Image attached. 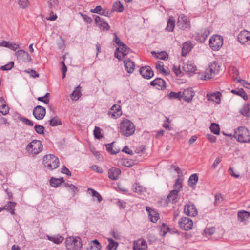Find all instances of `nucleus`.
I'll return each instance as SVG.
<instances>
[{
  "instance_id": "1",
  "label": "nucleus",
  "mask_w": 250,
  "mask_h": 250,
  "mask_svg": "<svg viewBox=\"0 0 250 250\" xmlns=\"http://www.w3.org/2000/svg\"><path fill=\"white\" fill-rule=\"evenodd\" d=\"M119 132L123 136L130 137L134 134L135 126L130 120L125 119L120 124Z\"/></svg>"
},
{
  "instance_id": "2",
  "label": "nucleus",
  "mask_w": 250,
  "mask_h": 250,
  "mask_svg": "<svg viewBox=\"0 0 250 250\" xmlns=\"http://www.w3.org/2000/svg\"><path fill=\"white\" fill-rule=\"evenodd\" d=\"M43 164L48 169L52 170L59 167V159L53 154L46 155L43 158Z\"/></svg>"
},
{
  "instance_id": "3",
  "label": "nucleus",
  "mask_w": 250,
  "mask_h": 250,
  "mask_svg": "<svg viewBox=\"0 0 250 250\" xmlns=\"http://www.w3.org/2000/svg\"><path fill=\"white\" fill-rule=\"evenodd\" d=\"M234 136L241 143H248L250 141L249 131L245 127L241 126L235 129Z\"/></svg>"
},
{
  "instance_id": "4",
  "label": "nucleus",
  "mask_w": 250,
  "mask_h": 250,
  "mask_svg": "<svg viewBox=\"0 0 250 250\" xmlns=\"http://www.w3.org/2000/svg\"><path fill=\"white\" fill-rule=\"evenodd\" d=\"M182 178L179 177L175 180V182L173 185L174 190H171L167 196V201L173 203L177 202L178 194L180 189L182 188Z\"/></svg>"
},
{
  "instance_id": "5",
  "label": "nucleus",
  "mask_w": 250,
  "mask_h": 250,
  "mask_svg": "<svg viewBox=\"0 0 250 250\" xmlns=\"http://www.w3.org/2000/svg\"><path fill=\"white\" fill-rule=\"evenodd\" d=\"M43 149V145L40 140H34L26 146L28 153L32 156L40 153Z\"/></svg>"
},
{
  "instance_id": "6",
  "label": "nucleus",
  "mask_w": 250,
  "mask_h": 250,
  "mask_svg": "<svg viewBox=\"0 0 250 250\" xmlns=\"http://www.w3.org/2000/svg\"><path fill=\"white\" fill-rule=\"evenodd\" d=\"M65 246L68 250H80L82 243L79 237H69L65 240Z\"/></svg>"
},
{
  "instance_id": "7",
  "label": "nucleus",
  "mask_w": 250,
  "mask_h": 250,
  "mask_svg": "<svg viewBox=\"0 0 250 250\" xmlns=\"http://www.w3.org/2000/svg\"><path fill=\"white\" fill-rule=\"evenodd\" d=\"M219 68L220 66L217 62H213L206 69L204 75L202 76L201 79L205 80L210 79L213 75H216L219 72Z\"/></svg>"
},
{
  "instance_id": "8",
  "label": "nucleus",
  "mask_w": 250,
  "mask_h": 250,
  "mask_svg": "<svg viewBox=\"0 0 250 250\" xmlns=\"http://www.w3.org/2000/svg\"><path fill=\"white\" fill-rule=\"evenodd\" d=\"M223 44V39L222 36L217 35L212 36L209 41L210 47L213 51H218Z\"/></svg>"
},
{
  "instance_id": "9",
  "label": "nucleus",
  "mask_w": 250,
  "mask_h": 250,
  "mask_svg": "<svg viewBox=\"0 0 250 250\" xmlns=\"http://www.w3.org/2000/svg\"><path fill=\"white\" fill-rule=\"evenodd\" d=\"M130 50V48L124 43V45H120L116 48L114 54L115 57L120 60L126 56Z\"/></svg>"
},
{
  "instance_id": "10",
  "label": "nucleus",
  "mask_w": 250,
  "mask_h": 250,
  "mask_svg": "<svg viewBox=\"0 0 250 250\" xmlns=\"http://www.w3.org/2000/svg\"><path fill=\"white\" fill-rule=\"evenodd\" d=\"M179 227L183 230L188 231L192 229V221L188 217H182L178 222Z\"/></svg>"
},
{
  "instance_id": "11",
  "label": "nucleus",
  "mask_w": 250,
  "mask_h": 250,
  "mask_svg": "<svg viewBox=\"0 0 250 250\" xmlns=\"http://www.w3.org/2000/svg\"><path fill=\"white\" fill-rule=\"evenodd\" d=\"M177 26L182 30L188 29L190 27L189 21L188 17L184 15H181L178 18Z\"/></svg>"
},
{
  "instance_id": "12",
  "label": "nucleus",
  "mask_w": 250,
  "mask_h": 250,
  "mask_svg": "<svg viewBox=\"0 0 250 250\" xmlns=\"http://www.w3.org/2000/svg\"><path fill=\"white\" fill-rule=\"evenodd\" d=\"M184 213L188 216L194 217L197 215L198 211L194 204H187L184 206Z\"/></svg>"
},
{
  "instance_id": "13",
  "label": "nucleus",
  "mask_w": 250,
  "mask_h": 250,
  "mask_svg": "<svg viewBox=\"0 0 250 250\" xmlns=\"http://www.w3.org/2000/svg\"><path fill=\"white\" fill-rule=\"evenodd\" d=\"M15 56L19 60H21L25 62H28L32 61V58L29 53L24 50H19L15 53Z\"/></svg>"
},
{
  "instance_id": "14",
  "label": "nucleus",
  "mask_w": 250,
  "mask_h": 250,
  "mask_svg": "<svg viewBox=\"0 0 250 250\" xmlns=\"http://www.w3.org/2000/svg\"><path fill=\"white\" fill-rule=\"evenodd\" d=\"M45 114V108L41 105L36 106L33 111V116L37 120L42 119L44 117Z\"/></svg>"
},
{
  "instance_id": "15",
  "label": "nucleus",
  "mask_w": 250,
  "mask_h": 250,
  "mask_svg": "<svg viewBox=\"0 0 250 250\" xmlns=\"http://www.w3.org/2000/svg\"><path fill=\"white\" fill-rule=\"evenodd\" d=\"M238 39L242 44H249L250 43V32L246 30L242 31L238 35Z\"/></svg>"
},
{
  "instance_id": "16",
  "label": "nucleus",
  "mask_w": 250,
  "mask_h": 250,
  "mask_svg": "<svg viewBox=\"0 0 250 250\" xmlns=\"http://www.w3.org/2000/svg\"><path fill=\"white\" fill-rule=\"evenodd\" d=\"M140 73L143 78L147 79L151 78L154 75L153 70L149 66H145L141 67L140 69Z\"/></svg>"
},
{
  "instance_id": "17",
  "label": "nucleus",
  "mask_w": 250,
  "mask_h": 250,
  "mask_svg": "<svg viewBox=\"0 0 250 250\" xmlns=\"http://www.w3.org/2000/svg\"><path fill=\"white\" fill-rule=\"evenodd\" d=\"M150 84L158 89H163L166 87L165 82L160 78H157L151 81Z\"/></svg>"
},
{
  "instance_id": "18",
  "label": "nucleus",
  "mask_w": 250,
  "mask_h": 250,
  "mask_svg": "<svg viewBox=\"0 0 250 250\" xmlns=\"http://www.w3.org/2000/svg\"><path fill=\"white\" fill-rule=\"evenodd\" d=\"M109 114L114 118H117L122 115L121 106L118 104H114L109 111Z\"/></svg>"
},
{
  "instance_id": "19",
  "label": "nucleus",
  "mask_w": 250,
  "mask_h": 250,
  "mask_svg": "<svg viewBox=\"0 0 250 250\" xmlns=\"http://www.w3.org/2000/svg\"><path fill=\"white\" fill-rule=\"evenodd\" d=\"M147 245L144 239H138L134 243L133 250H146L147 249Z\"/></svg>"
},
{
  "instance_id": "20",
  "label": "nucleus",
  "mask_w": 250,
  "mask_h": 250,
  "mask_svg": "<svg viewBox=\"0 0 250 250\" xmlns=\"http://www.w3.org/2000/svg\"><path fill=\"white\" fill-rule=\"evenodd\" d=\"M121 173V170L115 167H112L108 170V177L112 180H117Z\"/></svg>"
},
{
  "instance_id": "21",
  "label": "nucleus",
  "mask_w": 250,
  "mask_h": 250,
  "mask_svg": "<svg viewBox=\"0 0 250 250\" xmlns=\"http://www.w3.org/2000/svg\"><path fill=\"white\" fill-rule=\"evenodd\" d=\"M194 96V91L192 90L191 88H188L185 89L182 92V97L185 101L188 102H190Z\"/></svg>"
},
{
  "instance_id": "22",
  "label": "nucleus",
  "mask_w": 250,
  "mask_h": 250,
  "mask_svg": "<svg viewBox=\"0 0 250 250\" xmlns=\"http://www.w3.org/2000/svg\"><path fill=\"white\" fill-rule=\"evenodd\" d=\"M146 210L148 212L149 219L153 223L156 222L159 218V213L149 207H146Z\"/></svg>"
},
{
  "instance_id": "23",
  "label": "nucleus",
  "mask_w": 250,
  "mask_h": 250,
  "mask_svg": "<svg viewBox=\"0 0 250 250\" xmlns=\"http://www.w3.org/2000/svg\"><path fill=\"white\" fill-rule=\"evenodd\" d=\"M95 21L96 24L100 27H102L103 30H109L110 26L105 21H104L99 16H96L95 18Z\"/></svg>"
},
{
  "instance_id": "24",
  "label": "nucleus",
  "mask_w": 250,
  "mask_h": 250,
  "mask_svg": "<svg viewBox=\"0 0 250 250\" xmlns=\"http://www.w3.org/2000/svg\"><path fill=\"white\" fill-rule=\"evenodd\" d=\"M221 94L219 92L216 93H208L207 94V98L209 101L215 102L217 103H219L220 102V97Z\"/></svg>"
},
{
  "instance_id": "25",
  "label": "nucleus",
  "mask_w": 250,
  "mask_h": 250,
  "mask_svg": "<svg viewBox=\"0 0 250 250\" xmlns=\"http://www.w3.org/2000/svg\"><path fill=\"white\" fill-rule=\"evenodd\" d=\"M124 63L125 69L127 72L129 73H133L135 69L134 63L130 59H127L124 60Z\"/></svg>"
},
{
  "instance_id": "26",
  "label": "nucleus",
  "mask_w": 250,
  "mask_h": 250,
  "mask_svg": "<svg viewBox=\"0 0 250 250\" xmlns=\"http://www.w3.org/2000/svg\"><path fill=\"white\" fill-rule=\"evenodd\" d=\"M0 112L3 115H6L9 113L8 106L3 97H0Z\"/></svg>"
},
{
  "instance_id": "27",
  "label": "nucleus",
  "mask_w": 250,
  "mask_h": 250,
  "mask_svg": "<svg viewBox=\"0 0 250 250\" xmlns=\"http://www.w3.org/2000/svg\"><path fill=\"white\" fill-rule=\"evenodd\" d=\"M192 48V44L190 42H186L183 44L182 56L185 57Z\"/></svg>"
},
{
  "instance_id": "28",
  "label": "nucleus",
  "mask_w": 250,
  "mask_h": 250,
  "mask_svg": "<svg viewBox=\"0 0 250 250\" xmlns=\"http://www.w3.org/2000/svg\"><path fill=\"white\" fill-rule=\"evenodd\" d=\"M47 238L49 240L57 244H59L62 243L64 240V237L60 235H57L53 236L47 235Z\"/></svg>"
},
{
  "instance_id": "29",
  "label": "nucleus",
  "mask_w": 250,
  "mask_h": 250,
  "mask_svg": "<svg viewBox=\"0 0 250 250\" xmlns=\"http://www.w3.org/2000/svg\"><path fill=\"white\" fill-rule=\"evenodd\" d=\"M237 217L238 220L244 222L250 217V212L246 211H240L238 212Z\"/></svg>"
},
{
  "instance_id": "30",
  "label": "nucleus",
  "mask_w": 250,
  "mask_h": 250,
  "mask_svg": "<svg viewBox=\"0 0 250 250\" xmlns=\"http://www.w3.org/2000/svg\"><path fill=\"white\" fill-rule=\"evenodd\" d=\"M64 182V180L63 178H55L54 177H52L50 180V184L51 186L57 188L60 185Z\"/></svg>"
},
{
  "instance_id": "31",
  "label": "nucleus",
  "mask_w": 250,
  "mask_h": 250,
  "mask_svg": "<svg viewBox=\"0 0 250 250\" xmlns=\"http://www.w3.org/2000/svg\"><path fill=\"white\" fill-rule=\"evenodd\" d=\"M156 68L160 72L163 73L165 75H168L169 74V70H166L164 68V65L162 62L158 61L156 63Z\"/></svg>"
},
{
  "instance_id": "32",
  "label": "nucleus",
  "mask_w": 250,
  "mask_h": 250,
  "mask_svg": "<svg viewBox=\"0 0 250 250\" xmlns=\"http://www.w3.org/2000/svg\"><path fill=\"white\" fill-rule=\"evenodd\" d=\"M82 94L81 93V87L78 86L75 90L71 93L70 97L73 101H77L81 97Z\"/></svg>"
},
{
  "instance_id": "33",
  "label": "nucleus",
  "mask_w": 250,
  "mask_h": 250,
  "mask_svg": "<svg viewBox=\"0 0 250 250\" xmlns=\"http://www.w3.org/2000/svg\"><path fill=\"white\" fill-rule=\"evenodd\" d=\"M250 104H247L243 105V108L240 110V113L244 116H250Z\"/></svg>"
},
{
  "instance_id": "34",
  "label": "nucleus",
  "mask_w": 250,
  "mask_h": 250,
  "mask_svg": "<svg viewBox=\"0 0 250 250\" xmlns=\"http://www.w3.org/2000/svg\"><path fill=\"white\" fill-rule=\"evenodd\" d=\"M16 205V203L10 201L5 206L3 209L7 210L9 211L11 214L14 215L15 214V207Z\"/></svg>"
},
{
  "instance_id": "35",
  "label": "nucleus",
  "mask_w": 250,
  "mask_h": 250,
  "mask_svg": "<svg viewBox=\"0 0 250 250\" xmlns=\"http://www.w3.org/2000/svg\"><path fill=\"white\" fill-rule=\"evenodd\" d=\"M107 240L109 243L107 246L108 250H116L118 246V243L110 238H108Z\"/></svg>"
},
{
  "instance_id": "36",
  "label": "nucleus",
  "mask_w": 250,
  "mask_h": 250,
  "mask_svg": "<svg viewBox=\"0 0 250 250\" xmlns=\"http://www.w3.org/2000/svg\"><path fill=\"white\" fill-rule=\"evenodd\" d=\"M198 180V177L196 174H192L188 179V185L190 187H192L193 186L195 185Z\"/></svg>"
},
{
  "instance_id": "37",
  "label": "nucleus",
  "mask_w": 250,
  "mask_h": 250,
  "mask_svg": "<svg viewBox=\"0 0 250 250\" xmlns=\"http://www.w3.org/2000/svg\"><path fill=\"white\" fill-rule=\"evenodd\" d=\"M89 245L91 249L94 250H99L101 248V245L97 239L91 241Z\"/></svg>"
},
{
  "instance_id": "38",
  "label": "nucleus",
  "mask_w": 250,
  "mask_h": 250,
  "mask_svg": "<svg viewBox=\"0 0 250 250\" xmlns=\"http://www.w3.org/2000/svg\"><path fill=\"white\" fill-rule=\"evenodd\" d=\"M87 192L89 194H91L93 197H96L97 198L98 202H100L103 199L100 194L92 188H89L87 189Z\"/></svg>"
},
{
  "instance_id": "39",
  "label": "nucleus",
  "mask_w": 250,
  "mask_h": 250,
  "mask_svg": "<svg viewBox=\"0 0 250 250\" xmlns=\"http://www.w3.org/2000/svg\"><path fill=\"white\" fill-rule=\"evenodd\" d=\"M124 7L120 1H118L114 3L113 5V9L114 11L121 12L124 10Z\"/></svg>"
},
{
  "instance_id": "40",
  "label": "nucleus",
  "mask_w": 250,
  "mask_h": 250,
  "mask_svg": "<svg viewBox=\"0 0 250 250\" xmlns=\"http://www.w3.org/2000/svg\"><path fill=\"white\" fill-rule=\"evenodd\" d=\"M175 27V21L172 18H169L167 22V26L166 29L169 31H172Z\"/></svg>"
},
{
  "instance_id": "41",
  "label": "nucleus",
  "mask_w": 250,
  "mask_h": 250,
  "mask_svg": "<svg viewBox=\"0 0 250 250\" xmlns=\"http://www.w3.org/2000/svg\"><path fill=\"white\" fill-rule=\"evenodd\" d=\"M18 4L19 6L23 9L27 8L30 4L28 0H18Z\"/></svg>"
},
{
  "instance_id": "42",
  "label": "nucleus",
  "mask_w": 250,
  "mask_h": 250,
  "mask_svg": "<svg viewBox=\"0 0 250 250\" xmlns=\"http://www.w3.org/2000/svg\"><path fill=\"white\" fill-rule=\"evenodd\" d=\"M210 129L211 131L215 134L218 135L220 132V128L218 124L211 123Z\"/></svg>"
},
{
  "instance_id": "43",
  "label": "nucleus",
  "mask_w": 250,
  "mask_h": 250,
  "mask_svg": "<svg viewBox=\"0 0 250 250\" xmlns=\"http://www.w3.org/2000/svg\"><path fill=\"white\" fill-rule=\"evenodd\" d=\"M169 97L171 99H177L181 100V98H182V92L179 91L177 93L171 92L169 94Z\"/></svg>"
},
{
  "instance_id": "44",
  "label": "nucleus",
  "mask_w": 250,
  "mask_h": 250,
  "mask_svg": "<svg viewBox=\"0 0 250 250\" xmlns=\"http://www.w3.org/2000/svg\"><path fill=\"white\" fill-rule=\"evenodd\" d=\"M49 125L52 126L61 125L62 123L58 117H54L49 121Z\"/></svg>"
},
{
  "instance_id": "45",
  "label": "nucleus",
  "mask_w": 250,
  "mask_h": 250,
  "mask_svg": "<svg viewBox=\"0 0 250 250\" xmlns=\"http://www.w3.org/2000/svg\"><path fill=\"white\" fill-rule=\"evenodd\" d=\"M14 65V62L13 61L10 62L8 64L1 66L0 69L2 71H7L11 70Z\"/></svg>"
},
{
  "instance_id": "46",
  "label": "nucleus",
  "mask_w": 250,
  "mask_h": 250,
  "mask_svg": "<svg viewBox=\"0 0 250 250\" xmlns=\"http://www.w3.org/2000/svg\"><path fill=\"white\" fill-rule=\"evenodd\" d=\"M36 132L40 134H43L44 131V127L41 125H36L34 126Z\"/></svg>"
},
{
  "instance_id": "47",
  "label": "nucleus",
  "mask_w": 250,
  "mask_h": 250,
  "mask_svg": "<svg viewBox=\"0 0 250 250\" xmlns=\"http://www.w3.org/2000/svg\"><path fill=\"white\" fill-rule=\"evenodd\" d=\"M215 229L214 227L206 228L204 229V232L206 234L211 235L215 232Z\"/></svg>"
},
{
  "instance_id": "48",
  "label": "nucleus",
  "mask_w": 250,
  "mask_h": 250,
  "mask_svg": "<svg viewBox=\"0 0 250 250\" xmlns=\"http://www.w3.org/2000/svg\"><path fill=\"white\" fill-rule=\"evenodd\" d=\"M94 135L96 138L100 139L102 137L101 134V129L99 127L96 126L94 130Z\"/></svg>"
},
{
  "instance_id": "49",
  "label": "nucleus",
  "mask_w": 250,
  "mask_h": 250,
  "mask_svg": "<svg viewBox=\"0 0 250 250\" xmlns=\"http://www.w3.org/2000/svg\"><path fill=\"white\" fill-rule=\"evenodd\" d=\"M19 120L21 121L23 123L29 126H33V123L29 119L25 117H20Z\"/></svg>"
},
{
  "instance_id": "50",
  "label": "nucleus",
  "mask_w": 250,
  "mask_h": 250,
  "mask_svg": "<svg viewBox=\"0 0 250 250\" xmlns=\"http://www.w3.org/2000/svg\"><path fill=\"white\" fill-rule=\"evenodd\" d=\"M200 34L204 39H206L210 34V31L208 29L205 28L201 30Z\"/></svg>"
},
{
  "instance_id": "51",
  "label": "nucleus",
  "mask_w": 250,
  "mask_h": 250,
  "mask_svg": "<svg viewBox=\"0 0 250 250\" xmlns=\"http://www.w3.org/2000/svg\"><path fill=\"white\" fill-rule=\"evenodd\" d=\"M133 190L136 193H141L143 190V187L139 186L137 184L133 185Z\"/></svg>"
},
{
  "instance_id": "52",
  "label": "nucleus",
  "mask_w": 250,
  "mask_h": 250,
  "mask_svg": "<svg viewBox=\"0 0 250 250\" xmlns=\"http://www.w3.org/2000/svg\"><path fill=\"white\" fill-rule=\"evenodd\" d=\"M244 90L243 88H240L238 89H232L231 91V92L234 94L237 95L241 97L242 94H244Z\"/></svg>"
},
{
  "instance_id": "53",
  "label": "nucleus",
  "mask_w": 250,
  "mask_h": 250,
  "mask_svg": "<svg viewBox=\"0 0 250 250\" xmlns=\"http://www.w3.org/2000/svg\"><path fill=\"white\" fill-rule=\"evenodd\" d=\"M113 143H112L111 144H107L106 145V149L107 151L109 153H110L111 154H117L119 151H113L112 149V147L111 146V145L113 144Z\"/></svg>"
},
{
  "instance_id": "54",
  "label": "nucleus",
  "mask_w": 250,
  "mask_h": 250,
  "mask_svg": "<svg viewBox=\"0 0 250 250\" xmlns=\"http://www.w3.org/2000/svg\"><path fill=\"white\" fill-rule=\"evenodd\" d=\"M170 123L169 119L168 118H166V121H164V123L163 125V127L165 128L167 130H171L172 129V127L168 125V124Z\"/></svg>"
},
{
  "instance_id": "55",
  "label": "nucleus",
  "mask_w": 250,
  "mask_h": 250,
  "mask_svg": "<svg viewBox=\"0 0 250 250\" xmlns=\"http://www.w3.org/2000/svg\"><path fill=\"white\" fill-rule=\"evenodd\" d=\"M25 72L26 73H31V76L34 78L39 77V74L37 72L33 69H29L25 70Z\"/></svg>"
},
{
  "instance_id": "56",
  "label": "nucleus",
  "mask_w": 250,
  "mask_h": 250,
  "mask_svg": "<svg viewBox=\"0 0 250 250\" xmlns=\"http://www.w3.org/2000/svg\"><path fill=\"white\" fill-rule=\"evenodd\" d=\"M114 41L115 42L116 44H118L119 47L120 45H124V43L121 41V40L118 37L117 34L116 33H114Z\"/></svg>"
},
{
  "instance_id": "57",
  "label": "nucleus",
  "mask_w": 250,
  "mask_h": 250,
  "mask_svg": "<svg viewBox=\"0 0 250 250\" xmlns=\"http://www.w3.org/2000/svg\"><path fill=\"white\" fill-rule=\"evenodd\" d=\"M169 228L167 227V226L165 224L163 223L162 225L161 230V235L164 236L166 235V233L169 230Z\"/></svg>"
},
{
  "instance_id": "58",
  "label": "nucleus",
  "mask_w": 250,
  "mask_h": 250,
  "mask_svg": "<svg viewBox=\"0 0 250 250\" xmlns=\"http://www.w3.org/2000/svg\"><path fill=\"white\" fill-rule=\"evenodd\" d=\"M102 8L100 6H96L94 9H91L90 12L93 13H98L99 14H103V13H101Z\"/></svg>"
},
{
  "instance_id": "59",
  "label": "nucleus",
  "mask_w": 250,
  "mask_h": 250,
  "mask_svg": "<svg viewBox=\"0 0 250 250\" xmlns=\"http://www.w3.org/2000/svg\"><path fill=\"white\" fill-rule=\"evenodd\" d=\"M61 173L63 174H65L69 176H70L71 175V172L65 166H63L62 167L61 169Z\"/></svg>"
},
{
  "instance_id": "60",
  "label": "nucleus",
  "mask_w": 250,
  "mask_h": 250,
  "mask_svg": "<svg viewBox=\"0 0 250 250\" xmlns=\"http://www.w3.org/2000/svg\"><path fill=\"white\" fill-rule=\"evenodd\" d=\"M184 69L186 71H188V72H194L196 69L192 65H187V66H185Z\"/></svg>"
},
{
  "instance_id": "61",
  "label": "nucleus",
  "mask_w": 250,
  "mask_h": 250,
  "mask_svg": "<svg viewBox=\"0 0 250 250\" xmlns=\"http://www.w3.org/2000/svg\"><path fill=\"white\" fill-rule=\"evenodd\" d=\"M91 168L92 170L97 171L98 173H102L103 172V170L101 167L97 165H93Z\"/></svg>"
},
{
  "instance_id": "62",
  "label": "nucleus",
  "mask_w": 250,
  "mask_h": 250,
  "mask_svg": "<svg viewBox=\"0 0 250 250\" xmlns=\"http://www.w3.org/2000/svg\"><path fill=\"white\" fill-rule=\"evenodd\" d=\"M122 151L130 155H132L133 154V151L129 149L128 146H125L122 150Z\"/></svg>"
},
{
  "instance_id": "63",
  "label": "nucleus",
  "mask_w": 250,
  "mask_h": 250,
  "mask_svg": "<svg viewBox=\"0 0 250 250\" xmlns=\"http://www.w3.org/2000/svg\"><path fill=\"white\" fill-rule=\"evenodd\" d=\"M221 162V159L219 157H217L215 159L214 163H213L211 167L214 168V169H215L216 167H217V165L220 163Z\"/></svg>"
},
{
  "instance_id": "64",
  "label": "nucleus",
  "mask_w": 250,
  "mask_h": 250,
  "mask_svg": "<svg viewBox=\"0 0 250 250\" xmlns=\"http://www.w3.org/2000/svg\"><path fill=\"white\" fill-rule=\"evenodd\" d=\"M8 48L12 49L13 50H16L18 48H19V44H16V43H11L9 42Z\"/></svg>"
}]
</instances>
